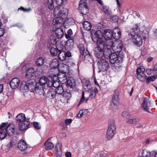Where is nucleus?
Wrapping results in <instances>:
<instances>
[{"instance_id":"f257e3e1","label":"nucleus","mask_w":157,"mask_h":157,"mask_svg":"<svg viewBox=\"0 0 157 157\" xmlns=\"http://www.w3.org/2000/svg\"><path fill=\"white\" fill-rule=\"evenodd\" d=\"M116 128L114 120L110 119L106 132V137L108 140H110L113 138L115 133Z\"/></svg>"},{"instance_id":"f03ea898","label":"nucleus","mask_w":157,"mask_h":157,"mask_svg":"<svg viewBox=\"0 0 157 157\" xmlns=\"http://www.w3.org/2000/svg\"><path fill=\"white\" fill-rule=\"evenodd\" d=\"M109 61L112 64V69L116 71H120L122 66L120 62H118V57L116 52H113L109 56Z\"/></svg>"},{"instance_id":"7ed1b4c3","label":"nucleus","mask_w":157,"mask_h":157,"mask_svg":"<svg viewBox=\"0 0 157 157\" xmlns=\"http://www.w3.org/2000/svg\"><path fill=\"white\" fill-rule=\"evenodd\" d=\"M65 75L62 74L60 75L57 74H53L52 75H51V76H48L47 77V82H46V85H47L49 87H51L53 86L54 87H56V86L54 85V83H55V81L54 80V78L52 77V76H53L54 77H55L58 78V79L59 81H60L61 80H62V77H64V78L62 77V78H63L62 80H64V78H66V77H65Z\"/></svg>"},{"instance_id":"20e7f679","label":"nucleus","mask_w":157,"mask_h":157,"mask_svg":"<svg viewBox=\"0 0 157 157\" xmlns=\"http://www.w3.org/2000/svg\"><path fill=\"white\" fill-rule=\"evenodd\" d=\"M98 64L99 69L102 71H107L109 67L108 61L105 59H99Z\"/></svg>"},{"instance_id":"39448f33","label":"nucleus","mask_w":157,"mask_h":157,"mask_svg":"<svg viewBox=\"0 0 157 157\" xmlns=\"http://www.w3.org/2000/svg\"><path fill=\"white\" fill-rule=\"evenodd\" d=\"M41 86L40 87L36 86V83L34 80H29L28 81V91L29 90L31 92H34L35 91L36 92H39L38 91L41 90Z\"/></svg>"},{"instance_id":"423d86ee","label":"nucleus","mask_w":157,"mask_h":157,"mask_svg":"<svg viewBox=\"0 0 157 157\" xmlns=\"http://www.w3.org/2000/svg\"><path fill=\"white\" fill-rule=\"evenodd\" d=\"M91 37L93 41L97 43L102 39L103 33L100 30L93 31L91 33Z\"/></svg>"},{"instance_id":"0eeeda50","label":"nucleus","mask_w":157,"mask_h":157,"mask_svg":"<svg viewBox=\"0 0 157 157\" xmlns=\"http://www.w3.org/2000/svg\"><path fill=\"white\" fill-rule=\"evenodd\" d=\"M80 52L81 56L86 59L90 57V54L86 49H85L84 45L82 44H80L78 46Z\"/></svg>"},{"instance_id":"6e6552de","label":"nucleus","mask_w":157,"mask_h":157,"mask_svg":"<svg viewBox=\"0 0 157 157\" xmlns=\"http://www.w3.org/2000/svg\"><path fill=\"white\" fill-rule=\"evenodd\" d=\"M151 106V102L149 99L146 98H144V101L141 105L142 109L148 113H150L149 109Z\"/></svg>"},{"instance_id":"1a4fd4ad","label":"nucleus","mask_w":157,"mask_h":157,"mask_svg":"<svg viewBox=\"0 0 157 157\" xmlns=\"http://www.w3.org/2000/svg\"><path fill=\"white\" fill-rule=\"evenodd\" d=\"M56 48L52 47L50 49V52L51 55L52 56H56L59 51L62 50L63 48V44H60V46L58 45V44L56 45Z\"/></svg>"},{"instance_id":"9d476101","label":"nucleus","mask_w":157,"mask_h":157,"mask_svg":"<svg viewBox=\"0 0 157 157\" xmlns=\"http://www.w3.org/2000/svg\"><path fill=\"white\" fill-rule=\"evenodd\" d=\"M59 53L58 55V57L59 60L61 61H63L65 60V62L68 63V65H71L72 63V62H71L72 59H70L69 61L67 62L68 60L67 59H66V56L65 55V52L64 51H62L61 50L59 51Z\"/></svg>"},{"instance_id":"9b49d317","label":"nucleus","mask_w":157,"mask_h":157,"mask_svg":"<svg viewBox=\"0 0 157 157\" xmlns=\"http://www.w3.org/2000/svg\"><path fill=\"white\" fill-rule=\"evenodd\" d=\"M133 37L132 41L135 44L139 47L142 45L143 41L140 35L136 34L133 35Z\"/></svg>"},{"instance_id":"f8f14e48","label":"nucleus","mask_w":157,"mask_h":157,"mask_svg":"<svg viewBox=\"0 0 157 157\" xmlns=\"http://www.w3.org/2000/svg\"><path fill=\"white\" fill-rule=\"evenodd\" d=\"M20 83V80L19 79L17 78H15L10 81V85L11 88L15 89L18 87Z\"/></svg>"},{"instance_id":"ddd939ff","label":"nucleus","mask_w":157,"mask_h":157,"mask_svg":"<svg viewBox=\"0 0 157 157\" xmlns=\"http://www.w3.org/2000/svg\"><path fill=\"white\" fill-rule=\"evenodd\" d=\"M122 43L121 41H115V44L113 47V50L115 52H119L122 50Z\"/></svg>"},{"instance_id":"4468645a","label":"nucleus","mask_w":157,"mask_h":157,"mask_svg":"<svg viewBox=\"0 0 157 157\" xmlns=\"http://www.w3.org/2000/svg\"><path fill=\"white\" fill-rule=\"evenodd\" d=\"M17 148L21 151H25L27 147V144L26 142L22 139L18 143L17 145Z\"/></svg>"},{"instance_id":"2eb2a0df","label":"nucleus","mask_w":157,"mask_h":157,"mask_svg":"<svg viewBox=\"0 0 157 157\" xmlns=\"http://www.w3.org/2000/svg\"><path fill=\"white\" fill-rule=\"evenodd\" d=\"M5 131L9 136H12L14 132V127L13 125L10 124L8 125Z\"/></svg>"},{"instance_id":"dca6fc26","label":"nucleus","mask_w":157,"mask_h":157,"mask_svg":"<svg viewBox=\"0 0 157 157\" xmlns=\"http://www.w3.org/2000/svg\"><path fill=\"white\" fill-rule=\"evenodd\" d=\"M96 47L94 49L96 50H100V51H103L105 49V43L102 39L99 41L97 42Z\"/></svg>"},{"instance_id":"f3484780","label":"nucleus","mask_w":157,"mask_h":157,"mask_svg":"<svg viewBox=\"0 0 157 157\" xmlns=\"http://www.w3.org/2000/svg\"><path fill=\"white\" fill-rule=\"evenodd\" d=\"M119 92L117 90H115L112 98V102L114 105H117L119 101Z\"/></svg>"},{"instance_id":"a211bd4d","label":"nucleus","mask_w":157,"mask_h":157,"mask_svg":"<svg viewBox=\"0 0 157 157\" xmlns=\"http://www.w3.org/2000/svg\"><path fill=\"white\" fill-rule=\"evenodd\" d=\"M63 18L61 17H58L54 19L52 21V24L53 25L58 26L59 25L60 26H59V27L61 25H62L63 23Z\"/></svg>"},{"instance_id":"6ab92c4d","label":"nucleus","mask_w":157,"mask_h":157,"mask_svg":"<svg viewBox=\"0 0 157 157\" xmlns=\"http://www.w3.org/2000/svg\"><path fill=\"white\" fill-rule=\"evenodd\" d=\"M47 80V77L46 78L45 76L41 77L40 79L38 82L36 83V86H38L39 87L40 86H41L42 87H40L41 88V90H42L43 88V86L46 84Z\"/></svg>"},{"instance_id":"aec40b11","label":"nucleus","mask_w":157,"mask_h":157,"mask_svg":"<svg viewBox=\"0 0 157 157\" xmlns=\"http://www.w3.org/2000/svg\"><path fill=\"white\" fill-rule=\"evenodd\" d=\"M104 36L105 40H109L111 39L112 36L113 32L111 30L106 29L104 31Z\"/></svg>"},{"instance_id":"412c9836","label":"nucleus","mask_w":157,"mask_h":157,"mask_svg":"<svg viewBox=\"0 0 157 157\" xmlns=\"http://www.w3.org/2000/svg\"><path fill=\"white\" fill-rule=\"evenodd\" d=\"M19 125V128L21 130H25L29 128L30 122L27 121H25Z\"/></svg>"},{"instance_id":"4be33fe9","label":"nucleus","mask_w":157,"mask_h":157,"mask_svg":"<svg viewBox=\"0 0 157 157\" xmlns=\"http://www.w3.org/2000/svg\"><path fill=\"white\" fill-rule=\"evenodd\" d=\"M28 81L22 82L20 86V90L23 92H25L28 91Z\"/></svg>"},{"instance_id":"5701e85b","label":"nucleus","mask_w":157,"mask_h":157,"mask_svg":"<svg viewBox=\"0 0 157 157\" xmlns=\"http://www.w3.org/2000/svg\"><path fill=\"white\" fill-rule=\"evenodd\" d=\"M16 120L18 123H22L24 122L26 120L25 115L23 113H21L18 114L16 118Z\"/></svg>"},{"instance_id":"b1692460","label":"nucleus","mask_w":157,"mask_h":157,"mask_svg":"<svg viewBox=\"0 0 157 157\" xmlns=\"http://www.w3.org/2000/svg\"><path fill=\"white\" fill-rule=\"evenodd\" d=\"M61 147L62 144L60 143H58L56 145L55 147L56 153L58 155V156L62 154Z\"/></svg>"},{"instance_id":"393cba45","label":"nucleus","mask_w":157,"mask_h":157,"mask_svg":"<svg viewBox=\"0 0 157 157\" xmlns=\"http://www.w3.org/2000/svg\"><path fill=\"white\" fill-rule=\"evenodd\" d=\"M50 65L52 68H57L59 65V62L56 59H54L51 62Z\"/></svg>"},{"instance_id":"a878e982","label":"nucleus","mask_w":157,"mask_h":157,"mask_svg":"<svg viewBox=\"0 0 157 157\" xmlns=\"http://www.w3.org/2000/svg\"><path fill=\"white\" fill-rule=\"evenodd\" d=\"M56 96V92L55 90L53 89H50L47 92L46 97L50 98H55Z\"/></svg>"},{"instance_id":"bb28decb","label":"nucleus","mask_w":157,"mask_h":157,"mask_svg":"<svg viewBox=\"0 0 157 157\" xmlns=\"http://www.w3.org/2000/svg\"><path fill=\"white\" fill-rule=\"evenodd\" d=\"M34 70L33 67L29 68L25 75L26 77L28 78L32 77L34 75Z\"/></svg>"},{"instance_id":"cd10ccee","label":"nucleus","mask_w":157,"mask_h":157,"mask_svg":"<svg viewBox=\"0 0 157 157\" xmlns=\"http://www.w3.org/2000/svg\"><path fill=\"white\" fill-rule=\"evenodd\" d=\"M75 23V20L72 18H67L65 19L63 22L64 26L70 25H73Z\"/></svg>"},{"instance_id":"c85d7f7f","label":"nucleus","mask_w":157,"mask_h":157,"mask_svg":"<svg viewBox=\"0 0 157 157\" xmlns=\"http://www.w3.org/2000/svg\"><path fill=\"white\" fill-rule=\"evenodd\" d=\"M56 34L58 39L61 38L63 35V30L59 27L56 30Z\"/></svg>"},{"instance_id":"c756f323","label":"nucleus","mask_w":157,"mask_h":157,"mask_svg":"<svg viewBox=\"0 0 157 157\" xmlns=\"http://www.w3.org/2000/svg\"><path fill=\"white\" fill-rule=\"evenodd\" d=\"M44 4L47 5L48 8L51 10L54 8V4L53 0H45Z\"/></svg>"},{"instance_id":"7c9ffc66","label":"nucleus","mask_w":157,"mask_h":157,"mask_svg":"<svg viewBox=\"0 0 157 157\" xmlns=\"http://www.w3.org/2000/svg\"><path fill=\"white\" fill-rule=\"evenodd\" d=\"M56 89L55 92L56 94L60 95L62 94L64 92V89L63 86L62 85H59L57 87H56Z\"/></svg>"},{"instance_id":"2f4dec72","label":"nucleus","mask_w":157,"mask_h":157,"mask_svg":"<svg viewBox=\"0 0 157 157\" xmlns=\"http://www.w3.org/2000/svg\"><path fill=\"white\" fill-rule=\"evenodd\" d=\"M117 54V56L118 57V62H120V64H121L123 61V58L124 57L123 54V52L122 50H121L119 52H115Z\"/></svg>"},{"instance_id":"473e14b6","label":"nucleus","mask_w":157,"mask_h":157,"mask_svg":"<svg viewBox=\"0 0 157 157\" xmlns=\"http://www.w3.org/2000/svg\"><path fill=\"white\" fill-rule=\"evenodd\" d=\"M94 54L98 58H101L104 56L103 51L94 49Z\"/></svg>"},{"instance_id":"72a5a7b5","label":"nucleus","mask_w":157,"mask_h":157,"mask_svg":"<svg viewBox=\"0 0 157 157\" xmlns=\"http://www.w3.org/2000/svg\"><path fill=\"white\" fill-rule=\"evenodd\" d=\"M78 10L79 13L82 15L86 14L88 11L87 6L81 7V8H80V7H78Z\"/></svg>"},{"instance_id":"f704fd0d","label":"nucleus","mask_w":157,"mask_h":157,"mask_svg":"<svg viewBox=\"0 0 157 157\" xmlns=\"http://www.w3.org/2000/svg\"><path fill=\"white\" fill-rule=\"evenodd\" d=\"M44 58L40 57L37 59L36 62V66L40 67L43 65L44 64Z\"/></svg>"},{"instance_id":"c9c22d12","label":"nucleus","mask_w":157,"mask_h":157,"mask_svg":"<svg viewBox=\"0 0 157 157\" xmlns=\"http://www.w3.org/2000/svg\"><path fill=\"white\" fill-rule=\"evenodd\" d=\"M83 29L87 30H90L91 27V25L90 23L87 21H85L83 23Z\"/></svg>"},{"instance_id":"e433bc0d","label":"nucleus","mask_w":157,"mask_h":157,"mask_svg":"<svg viewBox=\"0 0 157 157\" xmlns=\"http://www.w3.org/2000/svg\"><path fill=\"white\" fill-rule=\"evenodd\" d=\"M67 86H69L71 88L75 85V80L72 78H70L67 80Z\"/></svg>"},{"instance_id":"4c0bfd02","label":"nucleus","mask_w":157,"mask_h":157,"mask_svg":"<svg viewBox=\"0 0 157 157\" xmlns=\"http://www.w3.org/2000/svg\"><path fill=\"white\" fill-rule=\"evenodd\" d=\"M45 149L47 150H50L54 147V144L51 142H46L45 143Z\"/></svg>"},{"instance_id":"58836bf2","label":"nucleus","mask_w":157,"mask_h":157,"mask_svg":"<svg viewBox=\"0 0 157 157\" xmlns=\"http://www.w3.org/2000/svg\"><path fill=\"white\" fill-rule=\"evenodd\" d=\"M157 75L155 74L148 77L146 79V83L148 84L150 82L154 81L157 78Z\"/></svg>"},{"instance_id":"ea45409f","label":"nucleus","mask_w":157,"mask_h":157,"mask_svg":"<svg viewBox=\"0 0 157 157\" xmlns=\"http://www.w3.org/2000/svg\"><path fill=\"white\" fill-rule=\"evenodd\" d=\"M137 78L141 82H144L146 79L147 76L144 73L139 74L137 76Z\"/></svg>"},{"instance_id":"a19ab883","label":"nucleus","mask_w":157,"mask_h":157,"mask_svg":"<svg viewBox=\"0 0 157 157\" xmlns=\"http://www.w3.org/2000/svg\"><path fill=\"white\" fill-rule=\"evenodd\" d=\"M59 8L58 6H56L53 11L55 15H57L58 17H61L62 15V13L61 10H59Z\"/></svg>"},{"instance_id":"79ce46f5","label":"nucleus","mask_w":157,"mask_h":157,"mask_svg":"<svg viewBox=\"0 0 157 157\" xmlns=\"http://www.w3.org/2000/svg\"><path fill=\"white\" fill-rule=\"evenodd\" d=\"M111 53V51L109 48H105L103 50V54L104 56L105 57L108 56L109 57V56L110 55Z\"/></svg>"},{"instance_id":"37998d69","label":"nucleus","mask_w":157,"mask_h":157,"mask_svg":"<svg viewBox=\"0 0 157 157\" xmlns=\"http://www.w3.org/2000/svg\"><path fill=\"white\" fill-rule=\"evenodd\" d=\"M140 121V120L139 118H133L128 119L126 122L129 124H135L138 123Z\"/></svg>"},{"instance_id":"c03bdc74","label":"nucleus","mask_w":157,"mask_h":157,"mask_svg":"<svg viewBox=\"0 0 157 157\" xmlns=\"http://www.w3.org/2000/svg\"><path fill=\"white\" fill-rule=\"evenodd\" d=\"M106 45L107 46H108L109 47V48H112L113 49V47L114 46L115 44V42H113V41L111 39L109 40H105Z\"/></svg>"},{"instance_id":"a18cd8bd","label":"nucleus","mask_w":157,"mask_h":157,"mask_svg":"<svg viewBox=\"0 0 157 157\" xmlns=\"http://www.w3.org/2000/svg\"><path fill=\"white\" fill-rule=\"evenodd\" d=\"M151 153L146 150H143L142 152L141 157H150Z\"/></svg>"},{"instance_id":"49530a36","label":"nucleus","mask_w":157,"mask_h":157,"mask_svg":"<svg viewBox=\"0 0 157 157\" xmlns=\"http://www.w3.org/2000/svg\"><path fill=\"white\" fill-rule=\"evenodd\" d=\"M88 98H85L84 97V91L82 92V98L78 104L77 106L78 107L80 104L84 101H85V102H86L88 100Z\"/></svg>"},{"instance_id":"de8ad7c7","label":"nucleus","mask_w":157,"mask_h":157,"mask_svg":"<svg viewBox=\"0 0 157 157\" xmlns=\"http://www.w3.org/2000/svg\"><path fill=\"white\" fill-rule=\"evenodd\" d=\"M145 71V69L144 67L143 66H140L137 69L136 74L138 75L139 74H141L142 73H144Z\"/></svg>"},{"instance_id":"09e8293b","label":"nucleus","mask_w":157,"mask_h":157,"mask_svg":"<svg viewBox=\"0 0 157 157\" xmlns=\"http://www.w3.org/2000/svg\"><path fill=\"white\" fill-rule=\"evenodd\" d=\"M62 12V15L61 17L63 19L67 16V15L68 14V10L66 8H63L62 10H61Z\"/></svg>"},{"instance_id":"8fccbe9b","label":"nucleus","mask_w":157,"mask_h":157,"mask_svg":"<svg viewBox=\"0 0 157 157\" xmlns=\"http://www.w3.org/2000/svg\"><path fill=\"white\" fill-rule=\"evenodd\" d=\"M106 156V154L104 151H100L96 153L94 157H102L103 156L105 157Z\"/></svg>"},{"instance_id":"3c124183","label":"nucleus","mask_w":157,"mask_h":157,"mask_svg":"<svg viewBox=\"0 0 157 157\" xmlns=\"http://www.w3.org/2000/svg\"><path fill=\"white\" fill-rule=\"evenodd\" d=\"M73 34L72 30L70 29L67 31V33H65V36L66 39L72 38L71 36Z\"/></svg>"},{"instance_id":"603ef678","label":"nucleus","mask_w":157,"mask_h":157,"mask_svg":"<svg viewBox=\"0 0 157 157\" xmlns=\"http://www.w3.org/2000/svg\"><path fill=\"white\" fill-rule=\"evenodd\" d=\"M50 42H52V44H58V43H57V41H56L57 40H56V38L54 35H51V36H50Z\"/></svg>"},{"instance_id":"864d4df0","label":"nucleus","mask_w":157,"mask_h":157,"mask_svg":"<svg viewBox=\"0 0 157 157\" xmlns=\"http://www.w3.org/2000/svg\"><path fill=\"white\" fill-rule=\"evenodd\" d=\"M103 8V11L106 14L108 15L110 14L111 10H109V7L104 6Z\"/></svg>"},{"instance_id":"5fc2aeb1","label":"nucleus","mask_w":157,"mask_h":157,"mask_svg":"<svg viewBox=\"0 0 157 157\" xmlns=\"http://www.w3.org/2000/svg\"><path fill=\"white\" fill-rule=\"evenodd\" d=\"M63 97L66 98L67 100L69 99L71 96V94L70 93V91H69V92H67V91L64 92H63Z\"/></svg>"},{"instance_id":"6e6d98bb","label":"nucleus","mask_w":157,"mask_h":157,"mask_svg":"<svg viewBox=\"0 0 157 157\" xmlns=\"http://www.w3.org/2000/svg\"><path fill=\"white\" fill-rule=\"evenodd\" d=\"M121 116L124 118L125 119H128L130 117L129 113L126 111L123 112L122 113Z\"/></svg>"},{"instance_id":"4d7b16f0","label":"nucleus","mask_w":157,"mask_h":157,"mask_svg":"<svg viewBox=\"0 0 157 157\" xmlns=\"http://www.w3.org/2000/svg\"><path fill=\"white\" fill-rule=\"evenodd\" d=\"M6 136V132L4 130H2L0 132V140H2L4 139Z\"/></svg>"},{"instance_id":"13d9d810","label":"nucleus","mask_w":157,"mask_h":157,"mask_svg":"<svg viewBox=\"0 0 157 157\" xmlns=\"http://www.w3.org/2000/svg\"><path fill=\"white\" fill-rule=\"evenodd\" d=\"M87 6L86 4V0H80L79 2V7L80 8L82 7Z\"/></svg>"},{"instance_id":"bf43d9fd","label":"nucleus","mask_w":157,"mask_h":157,"mask_svg":"<svg viewBox=\"0 0 157 157\" xmlns=\"http://www.w3.org/2000/svg\"><path fill=\"white\" fill-rule=\"evenodd\" d=\"M68 39V40L66 43V44L69 47L72 46L74 44V41L73 38H72L68 39Z\"/></svg>"},{"instance_id":"052dcab7","label":"nucleus","mask_w":157,"mask_h":157,"mask_svg":"<svg viewBox=\"0 0 157 157\" xmlns=\"http://www.w3.org/2000/svg\"><path fill=\"white\" fill-rule=\"evenodd\" d=\"M138 30H139V29H138V26L136 25L134 28H132L131 29L130 33H137L138 32Z\"/></svg>"},{"instance_id":"680f3d73","label":"nucleus","mask_w":157,"mask_h":157,"mask_svg":"<svg viewBox=\"0 0 157 157\" xmlns=\"http://www.w3.org/2000/svg\"><path fill=\"white\" fill-rule=\"evenodd\" d=\"M121 33H117L112 34V36L113 39L116 40H118L121 37Z\"/></svg>"},{"instance_id":"e2e57ef3","label":"nucleus","mask_w":157,"mask_h":157,"mask_svg":"<svg viewBox=\"0 0 157 157\" xmlns=\"http://www.w3.org/2000/svg\"><path fill=\"white\" fill-rule=\"evenodd\" d=\"M33 126L35 128L37 129H40L41 126L40 125L39 123L34 122L33 123Z\"/></svg>"},{"instance_id":"0e129e2a","label":"nucleus","mask_w":157,"mask_h":157,"mask_svg":"<svg viewBox=\"0 0 157 157\" xmlns=\"http://www.w3.org/2000/svg\"><path fill=\"white\" fill-rule=\"evenodd\" d=\"M10 142L11 144L12 147H14L17 144V139L16 138V140H15L13 139Z\"/></svg>"},{"instance_id":"69168bd1","label":"nucleus","mask_w":157,"mask_h":157,"mask_svg":"<svg viewBox=\"0 0 157 157\" xmlns=\"http://www.w3.org/2000/svg\"><path fill=\"white\" fill-rule=\"evenodd\" d=\"M56 4L58 6L62 5L63 3L66 1V0H55Z\"/></svg>"},{"instance_id":"338daca9","label":"nucleus","mask_w":157,"mask_h":157,"mask_svg":"<svg viewBox=\"0 0 157 157\" xmlns=\"http://www.w3.org/2000/svg\"><path fill=\"white\" fill-rule=\"evenodd\" d=\"M103 24L104 23L102 22L98 23L97 25L98 28L100 29H102L103 28L104 26H105V25H104Z\"/></svg>"},{"instance_id":"774afa93","label":"nucleus","mask_w":157,"mask_h":157,"mask_svg":"<svg viewBox=\"0 0 157 157\" xmlns=\"http://www.w3.org/2000/svg\"><path fill=\"white\" fill-rule=\"evenodd\" d=\"M113 33H121L120 30L118 28H114L113 32Z\"/></svg>"}]
</instances>
